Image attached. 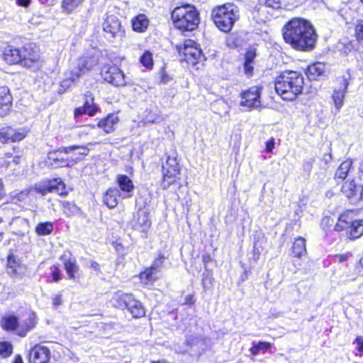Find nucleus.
Wrapping results in <instances>:
<instances>
[{"instance_id":"nucleus-1","label":"nucleus","mask_w":363,"mask_h":363,"mask_svg":"<svg viewBox=\"0 0 363 363\" xmlns=\"http://www.w3.org/2000/svg\"><path fill=\"white\" fill-rule=\"evenodd\" d=\"M316 37L311 23L303 18H293L283 28L284 41L298 50L307 51L313 49Z\"/></svg>"},{"instance_id":"nucleus-2","label":"nucleus","mask_w":363,"mask_h":363,"mask_svg":"<svg viewBox=\"0 0 363 363\" xmlns=\"http://www.w3.org/2000/svg\"><path fill=\"white\" fill-rule=\"evenodd\" d=\"M304 79L301 73L285 71L277 77L275 83L277 93L286 101H293L300 94L303 88Z\"/></svg>"},{"instance_id":"nucleus-3","label":"nucleus","mask_w":363,"mask_h":363,"mask_svg":"<svg viewBox=\"0 0 363 363\" xmlns=\"http://www.w3.org/2000/svg\"><path fill=\"white\" fill-rule=\"evenodd\" d=\"M98 63L99 56L96 52L79 57L77 65L64 73V79L60 82L58 92L64 93L72 85L76 84L80 77L91 70Z\"/></svg>"},{"instance_id":"nucleus-4","label":"nucleus","mask_w":363,"mask_h":363,"mask_svg":"<svg viewBox=\"0 0 363 363\" xmlns=\"http://www.w3.org/2000/svg\"><path fill=\"white\" fill-rule=\"evenodd\" d=\"M172 18L174 26L182 30H193L199 23V13L189 4L178 6L172 13Z\"/></svg>"},{"instance_id":"nucleus-5","label":"nucleus","mask_w":363,"mask_h":363,"mask_svg":"<svg viewBox=\"0 0 363 363\" xmlns=\"http://www.w3.org/2000/svg\"><path fill=\"white\" fill-rule=\"evenodd\" d=\"M239 17L238 7L233 4H227L214 9L212 18L216 26L223 32L230 31Z\"/></svg>"},{"instance_id":"nucleus-6","label":"nucleus","mask_w":363,"mask_h":363,"mask_svg":"<svg viewBox=\"0 0 363 363\" xmlns=\"http://www.w3.org/2000/svg\"><path fill=\"white\" fill-rule=\"evenodd\" d=\"M336 231L345 230L347 236L351 239L359 238L363 234V220H352L345 215H341L335 225Z\"/></svg>"},{"instance_id":"nucleus-7","label":"nucleus","mask_w":363,"mask_h":363,"mask_svg":"<svg viewBox=\"0 0 363 363\" xmlns=\"http://www.w3.org/2000/svg\"><path fill=\"white\" fill-rule=\"evenodd\" d=\"M176 49L179 54L181 61L195 65L202 56L201 50L193 40H186L182 45H177Z\"/></svg>"},{"instance_id":"nucleus-8","label":"nucleus","mask_w":363,"mask_h":363,"mask_svg":"<svg viewBox=\"0 0 363 363\" xmlns=\"http://www.w3.org/2000/svg\"><path fill=\"white\" fill-rule=\"evenodd\" d=\"M180 169L177 162L176 153L174 152L172 155H168L167 161L162 166L163 172V182L162 186L166 189L174 182H176L178 175L179 174Z\"/></svg>"},{"instance_id":"nucleus-9","label":"nucleus","mask_w":363,"mask_h":363,"mask_svg":"<svg viewBox=\"0 0 363 363\" xmlns=\"http://www.w3.org/2000/svg\"><path fill=\"white\" fill-rule=\"evenodd\" d=\"M101 74L105 81L116 86L126 84L125 74L116 66L106 65L103 67Z\"/></svg>"},{"instance_id":"nucleus-10","label":"nucleus","mask_w":363,"mask_h":363,"mask_svg":"<svg viewBox=\"0 0 363 363\" xmlns=\"http://www.w3.org/2000/svg\"><path fill=\"white\" fill-rule=\"evenodd\" d=\"M34 190L43 196L48 193H57L60 195L67 194L65 185L60 178L37 184L34 187Z\"/></svg>"},{"instance_id":"nucleus-11","label":"nucleus","mask_w":363,"mask_h":363,"mask_svg":"<svg viewBox=\"0 0 363 363\" xmlns=\"http://www.w3.org/2000/svg\"><path fill=\"white\" fill-rule=\"evenodd\" d=\"M103 30L108 38H122L124 35V30L118 18L114 15H108L104 20Z\"/></svg>"},{"instance_id":"nucleus-12","label":"nucleus","mask_w":363,"mask_h":363,"mask_svg":"<svg viewBox=\"0 0 363 363\" xmlns=\"http://www.w3.org/2000/svg\"><path fill=\"white\" fill-rule=\"evenodd\" d=\"M21 65L27 68H35L40 60L38 49L32 45H27L22 48Z\"/></svg>"},{"instance_id":"nucleus-13","label":"nucleus","mask_w":363,"mask_h":363,"mask_svg":"<svg viewBox=\"0 0 363 363\" xmlns=\"http://www.w3.org/2000/svg\"><path fill=\"white\" fill-rule=\"evenodd\" d=\"M63 148L64 147H61L56 151L50 152L48 153L50 163L55 168L72 167L80 159L77 157H76L75 159H69L68 157H63L62 155V154L64 153Z\"/></svg>"},{"instance_id":"nucleus-14","label":"nucleus","mask_w":363,"mask_h":363,"mask_svg":"<svg viewBox=\"0 0 363 363\" xmlns=\"http://www.w3.org/2000/svg\"><path fill=\"white\" fill-rule=\"evenodd\" d=\"M260 89L257 86H252L242 94L240 105L248 108H258L261 105Z\"/></svg>"},{"instance_id":"nucleus-15","label":"nucleus","mask_w":363,"mask_h":363,"mask_svg":"<svg viewBox=\"0 0 363 363\" xmlns=\"http://www.w3.org/2000/svg\"><path fill=\"white\" fill-rule=\"evenodd\" d=\"M51 357L50 350L41 345H35L29 354L30 363H48Z\"/></svg>"},{"instance_id":"nucleus-16","label":"nucleus","mask_w":363,"mask_h":363,"mask_svg":"<svg viewBox=\"0 0 363 363\" xmlns=\"http://www.w3.org/2000/svg\"><path fill=\"white\" fill-rule=\"evenodd\" d=\"M350 74H347V77L342 76L340 77V81L342 82V85L339 89H335L333 91L332 98L337 112H339L343 105L345 94L347 93V89L350 84Z\"/></svg>"},{"instance_id":"nucleus-17","label":"nucleus","mask_w":363,"mask_h":363,"mask_svg":"<svg viewBox=\"0 0 363 363\" xmlns=\"http://www.w3.org/2000/svg\"><path fill=\"white\" fill-rule=\"evenodd\" d=\"M164 259V255L160 253L152 262L151 267L140 274V278L145 284H147L156 279V274L158 269L162 267Z\"/></svg>"},{"instance_id":"nucleus-18","label":"nucleus","mask_w":363,"mask_h":363,"mask_svg":"<svg viewBox=\"0 0 363 363\" xmlns=\"http://www.w3.org/2000/svg\"><path fill=\"white\" fill-rule=\"evenodd\" d=\"M23 266L20 259L13 254H9L7 259L6 271L13 277H21L23 276Z\"/></svg>"},{"instance_id":"nucleus-19","label":"nucleus","mask_w":363,"mask_h":363,"mask_svg":"<svg viewBox=\"0 0 363 363\" xmlns=\"http://www.w3.org/2000/svg\"><path fill=\"white\" fill-rule=\"evenodd\" d=\"M134 229L141 232H146L150 228L151 221L148 213L143 210H139L132 221Z\"/></svg>"},{"instance_id":"nucleus-20","label":"nucleus","mask_w":363,"mask_h":363,"mask_svg":"<svg viewBox=\"0 0 363 363\" xmlns=\"http://www.w3.org/2000/svg\"><path fill=\"white\" fill-rule=\"evenodd\" d=\"M12 96L6 86L0 87V116L7 115L11 107Z\"/></svg>"},{"instance_id":"nucleus-21","label":"nucleus","mask_w":363,"mask_h":363,"mask_svg":"<svg viewBox=\"0 0 363 363\" xmlns=\"http://www.w3.org/2000/svg\"><path fill=\"white\" fill-rule=\"evenodd\" d=\"M22 48H17L13 46H7L4 52V60L9 65L20 64L22 60Z\"/></svg>"},{"instance_id":"nucleus-22","label":"nucleus","mask_w":363,"mask_h":363,"mask_svg":"<svg viewBox=\"0 0 363 363\" xmlns=\"http://www.w3.org/2000/svg\"><path fill=\"white\" fill-rule=\"evenodd\" d=\"M60 259L63 262L64 268L69 279H75L77 274L79 271V267L77 264L76 259L71 257H67L66 255L60 257Z\"/></svg>"},{"instance_id":"nucleus-23","label":"nucleus","mask_w":363,"mask_h":363,"mask_svg":"<svg viewBox=\"0 0 363 363\" xmlns=\"http://www.w3.org/2000/svg\"><path fill=\"white\" fill-rule=\"evenodd\" d=\"M341 191L346 197L349 199H352L354 202L361 199L360 193H359L358 188L354 179L345 182Z\"/></svg>"},{"instance_id":"nucleus-24","label":"nucleus","mask_w":363,"mask_h":363,"mask_svg":"<svg viewBox=\"0 0 363 363\" xmlns=\"http://www.w3.org/2000/svg\"><path fill=\"white\" fill-rule=\"evenodd\" d=\"M118 122V116L114 113H111L106 118L101 119L98 122L97 126L102 129L106 133L108 134L115 130L114 126Z\"/></svg>"},{"instance_id":"nucleus-25","label":"nucleus","mask_w":363,"mask_h":363,"mask_svg":"<svg viewBox=\"0 0 363 363\" xmlns=\"http://www.w3.org/2000/svg\"><path fill=\"white\" fill-rule=\"evenodd\" d=\"M120 198V191L116 188H109L104 196V203L110 208H115Z\"/></svg>"},{"instance_id":"nucleus-26","label":"nucleus","mask_w":363,"mask_h":363,"mask_svg":"<svg viewBox=\"0 0 363 363\" xmlns=\"http://www.w3.org/2000/svg\"><path fill=\"white\" fill-rule=\"evenodd\" d=\"M126 309L135 318H139L145 315V310L142 303L135 299L133 296H132L130 301L128 302Z\"/></svg>"},{"instance_id":"nucleus-27","label":"nucleus","mask_w":363,"mask_h":363,"mask_svg":"<svg viewBox=\"0 0 363 363\" xmlns=\"http://www.w3.org/2000/svg\"><path fill=\"white\" fill-rule=\"evenodd\" d=\"M132 296L131 294L118 291L113 294L111 301L115 307L123 309L127 308Z\"/></svg>"},{"instance_id":"nucleus-28","label":"nucleus","mask_w":363,"mask_h":363,"mask_svg":"<svg viewBox=\"0 0 363 363\" xmlns=\"http://www.w3.org/2000/svg\"><path fill=\"white\" fill-rule=\"evenodd\" d=\"M117 183L121 190L125 193L130 194L134 189L133 181L126 175L119 174L117 176ZM131 195L128 194V197Z\"/></svg>"},{"instance_id":"nucleus-29","label":"nucleus","mask_w":363,"mask_h":363,"mask_svg":"<svg viewBox=\"0 0 363 363\" xmlns=\"http://www.w3.org/2000/svg\"><path fill=\"white\" fill-rule=\"evenodd\" d=\"M149 26V20L145 14H139L132 20L133 29L138 32H144Z\"/></svg>"},{"instance_id":"nucleus-30","label":"nucleus","mask_w":363,"mask_h":363,"mask_svg":"<svg viewBox=\"0 0 363 363\" xmlns=\"http://www.w3.org/2000/svg\"><path fill=\"white\" fill-rule=\"evenodd\" d=\"M84 106L88 110L89 116H94L99 110L98 106L94 103V94L90 91H86L84 94Z\"/></svg>"},{"instance_id":"nucleus-31","label":"nucleus","mask_w":363,"mask_h":363,"mask_svg":"<svg viewBox=\"0 0 363 363\" xmlns=\"http://www.w3.org/2000/svg\"><path fill=\"white\" fill-rule=\"evenodd\" d=\"M352 160L351 159H347V160L343 161L340 164V166L338 167V168L337 169V170L335 172V179L336 180L337 179H340V180L345 179L347 177L348 172H349L350 168L352 167Z\"/></svg>"},{"instance_id":"nucleus-32","label":"nucleus","mask_w":363,"mask_h":363,"mask_svg":"<svg viewBox=\"0 0 363 363\" xmlns=\"http://www.w3.org/2000/svg\"><path fill=\"white\" fill-rule=\"evenodd\" d=\"M292 252L296 257H301L306 254V240L299 237L295 240L292 247Z\"/></svg>"},{"instance_id":"nucleus-33","label":"nucleus","mask_w":363,"mask_h":363,"mask_svg":"<svg viewBox=\"0 0 363 363\" xmlns=\"http://www.w3.org/2000/svg\"><path fill=\"white\" fill-rule=\"evenodd\" d=\"M324 72L325 65L322 62H316L308 66L307 74L311 79H316V78L321 76Z\"/></svg>"},{"instance_id":"nucleus-34","label":"nucleus","mask_w":363,"mask_h":363,"mask_svg":"<svg viewBox=\"0 0 363 363\" xmlns=\"http://www.w3.org/2000/svg\"><path fill=\"white\" fill-rule=\"evenodd\" d=\"M272 347V344L268 342L259 341L258 342H253L252 346L250 347V351L254 356L257 355L260 352H264Z\"/></svg>"},{"instance_id":"nucleus-35","label":"nucleus","mask_w":363,"mask_h":363,"mask_svg":"<svg viewBox=\"0 0 363 363\" xmlns=\"http://www.w3.org/2000/svg\"><path fill=\"white\" fill-rule=\"evenodd\" d=\"M1 325L6 330H14L18 325V319L15 315H9L2 318Z\"/></svg>"},{"instance_id":"nucleus-36","label":"nucleus","mask_w":363,"mask_h":363,"mask_svg":"<svg viewBox=\"0 0 363 363\" xmlns=\"http://www.w3.org/2000/svg\"><path fill=\"white\" fill-rule=\"evenodd\" d=\"M53 230V224L51 222L40 223L35 228L36 233L39 235H48Z\"/></svg>"},{"instance_id":"nucleus-37","label":"nucleus","mask_w":363,"mask_h":363,"mask_svg":"<svg viewBox=\"0 0 363 363\" xmlns=\"http://www.w3.org/2000/svg\"><path fill=\"white\" fill-rule=\"evenodd\" d=\"M84 1V0H63L62 8L67 13H71L79 7Z\"/></svg>"},{"instance_id":"nucleus-38","label":"nucleus","mask_w":363,"mask_h":363,"mask_svg":"<svg viewBox=\"0 0 363 363\" xmlns=\"http://www.w3.org/2000/svg\"><path fill=\"white\" fill-rule=\"evenodd\" d=\"M13 128L9 126L4 127L0 130V140L2 143H13Z\"/></svg>"},{"instance_id":"nucleus-39","label":"nucleus","mask_w":363,"mask_h":363,"mask_svg":"<svg viewBox=\"0 0 363 363\" xmlns=\"http://www.w3.org/2000/svg\"><path fill=\"white\" fill-rule=\"evenodd\" d=\"M35 315L34 313H29L28 318L26 322V329H23L18 332V335L21 336H25L28 331L35 327L36 320Z\"/></svg>"},{"instance_id":"nucleus-40","label":"nucleus","mask_w":363,"mask_h":363,"mask_svg":"<svg viewBox=\"0 0 363 363\" xmlns=\"http://www.w3.org/2000/svg\"><path fill=\"white\" fill-rule=\"evenodd\" d=\"M76 150H79V152L77 155L81 156H86L89 152V150L86 146L71 145L63 148L64 153L66 155Z\"/></svg>"},{"instance_id":"nucleus-41","label":"nucleus","mask_w":363,"mask_h":363,"mask_svg":"<svg viewBox=\"0 0 363 363\" xmlns=\"http://www.w3.org/2000/svg\"><path fill=\"white\" fill-rule=\"evenodd\" d=\"M30 191V189H24L20 192H13L11 194V201L13 203H17L18 201H23L26 200L28 198Z\"/></svg>"},{"instance_id":"nucleus-42","label":"nucleus","mask_w":363,"mask_h":363,"mask_svg":"<svg viewBox=\"0 0 363 363\" xmlns=\"http://www.w3.org/2000/svg\"><path fill=\"white\" fill-rule=\"evenodd\" d=\"M63 210L67 216H72L79 212V208L74 203L67 201L63 203Z\"/></svg>"},{"instance_id":"nucleus-43","label":"nucleus","mask_w":363,"mask_h":363,"mask_svg":"<svg viewBox=\"0 0 363 363\" xmlns=\"http://www.w3.org/2000/svg\"><path fill=\"white\" fill-rule=\"evenodd\" d=\"M13 350L12 345L8 342H0V355L2 357H9Z\"/></svg>"},{"instance_id":"nucleus-44","label":"nucleus","mask_w":363,"mask_h":363,"mask_svg":"<svg viewBox=\"0 0 363 363\" xmlns=\"http://www.w3.org/2000/svg\"><path fill=\"white\" fill-rule=\"evenodd\" d=\"M140 62L146 67H150L153 65L152 55L150 52L146 51L140 57Z\"/></svg>"},{"instance_id":"nucleus-45","label":"nucleus","mask_w":363,"mask_h":363,"mask_svg":"<svg viewBox=\"0 0 363 363\" xmlns=\"http://www.w3.org/2000/svg\"><path fill=\"white\" fill-rule=\"evenodd\" d=\"M27 132L24 129H14L13 128V143L21 141L23 140L26 135Z\"/></svg>"},{"instance_id":"nucleus-46","label":"nucleus","mask_w":363,"mask_h":363,"mask_svg":"<svg viewBox=\"0 0 363 363\" xmlns=\"http://www.w3.org/2000/svg\"><path fill=\"white\" fill-rule=\"evenodd\" d=\"M257 53L255 48H250L245 55V62L254 63Z\"/></svg>"},{"instance_id":"nucleus-47","label":"nucleus","mask_w":363,"mask_h":363,"mask_svg":"<svg viewBox=\"0 0 363 363\" xmlns=\"http://www.w3.org/2000/svg\"><path fill=\"white\" fill-rule=\"evenodd\" d=\"M51 275L52 277V281H58L62 279V274L58 266L54 265L52 267Z\"/></svg>"},{"instance_id":"nucleus-48","label":"nucleus","mask_w":363,"mask_h":363,"mask_svg":"<svg viewBox=\"0 0 363 363\" xmlns=\"http://www.w3.org/2000/svg\"><path fill=\"white\" fill-rule=\"evenodd\" d=\"M253 64L254 63L246 62H244L243 63L244 72L247 77H250L253 74Z\"/></svg>"},{"instance_id":"nucleus-49","label":"nucleus","mask_w":363,"mask_h":363,"mask_svg":"<svg viewBox=\"0 0 363 363\" xmlns=\"http://www.w3.org/2000/svg\"><path fill=\"white\" fill-rule=\"evenodd\" d=\"M355 32L357 39L363 40V20L359 21L356 25Z\"/></svg>"},{"instance_id":"nucleus-50","label":"nucleus","mask_w":363,"mask_h":363,"mask_svg":"<svg viewBox=\"0 0 363 363\" xmlns=\"http://www.w3.org/2000/svg\"><path fill=\"white\" fill-rule=\"evenodd\" d=\"M350 257H351V255L349 253L344 254V255H336L333 257V262H337V263H343V262L347 261V259Z\"/></svg>"},{"instance_id":"nucleus-51","label":"nucleus","mask_w":363,"mask_h":363,"mask_svg":"<svg viewBox=\"0 0 363 363\" xmlns=\"http://www.w3.org/2000/svg\"><path fill=\"white\" fill-rule=\"evenodd\" d=\"M74 116L76 118H77V117H79V116H81L82 115H83L84 113H87L88 114V110H86V108L84 106H79V107H77V108H76L74 109Z\"/></svg>"},{"instance_id":"nucleus-52","label":"nucleus","mask_w":363,"mask_h":363,"mask_svg":"<svg viewBox=\"0 0 363 363\" xmlns=\"http://www.w3.org/2000/svg\"><path fill=\"white\" fill-rule=\"evenodd\" d=\"M354 342L357 344V350L362 353L363 352V336H357Z\"/></svg>"},{"instance_id":"nucleus-53","label":"nucleus","mask_w":363,"mask_h":363,"mask_svg":"<svg viewBox=\"0 0 363 363\" xmlns=\"http://www.w3.org/2000/svg\"><path fill=\"white\" fill-rule=\"evenodd\" d=\"M274 145H275V142H274V138H271L269 140H268L266 143V150H267V152H272L273 149L274 148Z\"/></svg>"},{"instance_id":"nucleus-54","label":"nucleus","mask_w":363,"mask_h":363,"mask_svg":"<svg viewBox=\"0 0 363 363\" xmlns=\"http://www.w3.org/2000/svg\"><path fill=\"white\" fill-rule=\"evenodd\" d=\"M62 303V295H56L52 298V304L55 307H57Z\"/></svg>"},{"instance_id":"nucleus-55","label":"nucleus","mask_w":363,"mask_h":363,"mask_svg":"<svg viewBox=\"0 0 363 363\" xmlns=\"http://www.w3.org/2000/svg\"><path fill=\"white\" fill-rule=\"evenodd\" d=\"M94 128H95L94 125L85 126L81 130L79 131L78 134L79 135H82L83 134L87 135L89 133V130H91V129H94Z\"/></svg>"},{"instance_id":"nucleus-56","label":"nucleus","mask_w":363,"mask_h":363,"mask_svg":"<svg viewBox=\"0 0 363 363\" xmlns=\"http://www.w3.org/2000/svg\"><path fill=\"white\" fill-rule=\"evenodd\" d=\"M260 254L259 249L257 247V244L255 243L253 247V259L257 261L259 259V256Z\"/></svg>"},{"instance_id":"nucleus-57","label":"nucleus","mask_w":363,"mask_h":363,"mask_svg":"<svg viewBox=\"0 0 363 363\" xmlns=\"http://www.w3.org/2000/svg\"><path fill=\"white\" fill-rule=\"evenodd\" d=\"M16 4L23 7H27L30 5L31 0H16Z\"/></svg>"},{"instance_id":"nucleus-58","label":"nucleus","mask_w":363,"mask_h":363,"mask_svg":"<svg viewBox=\"0 0 363 363\" xmlns=\"http://www.w3.org/2000/svg\"><path fill=\"white\" fill-rule=\"evenodd\" d=\"M194 303V299L192 295H188L186 298L184 304L185 305H191Z\"/></svg>"},{"instance_id":"nucleus-59","label":"nucleus","mask_w":363,"mask_h":363,"mask_svg":"<svg viewBox=\"0 0 363 363\" xmlns=\"http://www.w3.org/2000/svg\"><path fill=\"white\" fill-rule=\"evenodd\" d=\"M331 159H332V155H331V154L325 155L323 156V160L325 161V163H328V162H330V160H331Z\"/></svg>"},{"instance_id":"nucleus-60","label":"nucleus","mask_w":363,"mask_h":363,"mask_svg":"<svg viewBox=\"0 0 363 363\" xmlns=\"http://www.w3.org/2000/svg\"><path fill=\"white\" fill-rule=\"evenodd\" d=\"M13 363H23L22 357L20 355H16Z\"/></svg>"},{"instance_id":"nucleus-61","label":"nucleus","mask_w":363,"mask_h":363,"mask_svg":"<svg viewBox=\"0 0 363 363\" xmlns=\"http://www.w3.org/2000/svg\"><path fill=\"white\" fill-rule=\"evenodd\" d=\"M358 170L359 172L363 173V160H360L359 162Z\"/></svg>"},{"instance_id":"nucleus-62","label":"nucleus","mask_w":363,"mask_h":363,"mask_svg":"<svg viewBox=\"0 0 363 363\" xmlns=\"http://www.w3.org/2000/svg\"><path fill=\"white\" fill-rule=\"evenodd\" d=\"M211 257L209 255H203V260L204 262H207L210 260Z\"/></svg>"},{"instance_id":"nucleus-63","label":"nucleus","mask_w":363,"mask_h":363,"mask_svg":"<svg viewBox=\"0 0 363 363\" xmlns=\"http://www.w3.org/2000/svg\"><path fill=\"white\" fill-rule=\"evenodd\" d=\"M91 267H92V268H94V269H98V267H99V264H98V263H97V262H93L91 263Z\"/></svg>"},{"instance_id":"nucleus-64","label":"nucleus","mask_w":363,"mask_h":363,"mask_svg":"<svg viewBox=\"0 0 363 363\" xmlns=\"http://www.w3.org/2000/svg\"><path fill=\"white\" fill-rule=\"evenodd\" d=\"M152 363H165V362H160V361H158V362H152Z\"/></svg>"}]
</instances>
